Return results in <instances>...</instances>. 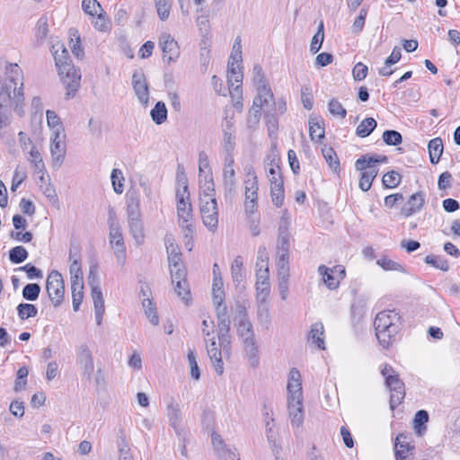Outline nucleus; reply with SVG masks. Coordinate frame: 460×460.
Masks as SVG:
<instances>
[{"label": "nucleus", "instance_id": "f257e3e1", "mask_svg": "<svg viewBox=\"0 0 460 460\" xmlns=\"http://www.w3.org/2000/svg\"><path fill=\"white\" fill-rule=\"evenodd\" d=\"M288 411L293 427H300L304 422L303 390L300 372L293 367L288 374Z\"/></svg>", "mask_w": 460, "mask_h": 460}, {"label": "nucleus", "instance_id": "f03ea898", "mask_svg": "<svg viewBox=\"0 0 460 460\" xmlns=\"http://www.w3.org/2000/svg\"><path fill=\"white\" fill-rule=\"evenodd\" d=\"M402 325V318L395 310L378 313L374 321L376 336L380 345L387 349L395 341Z\"/></svg>", "mask_w": 460, "mask_h": 460}, {"label": "nucleus", "instance_id": "7ed1b4c3", "mask_svg": "<svg viewBox=\"0 0 460 460\" xmlns=\"http://www.w3.org/2000/svg\"><path fill=\"white\" fill-rule=\"evenodd\" d=\"M127 215L129 232L137 245L144 243V225L141 219L140 199L137 195H130L127 199Z\"/></svg>", "mask_w": 460, "mask_h": 460}, {"label": "nucleus", "instance_id": "20e7f679", "mask_svg": "<svg viewBox=\"0 0 460 460\" xmlns=\"http://www.w3.org/2000/svg\"><path fill=\"white\" fill-rule=\"evenodd\" d=\"M109 239L110 244L114 251L115 257L119 265H124L126 261V246L119 224L116 218L112 208H109Z\"/></svg>", "mask_w": 460, "mask_h": 460}, {"label": "nucleus", "instance_id": "39448f33", "mask_svg": "<svg viewBox=\"0 0 460 460\" xmlns=\"http://www.w3.org/2000/svg\"><path fill=\"white\" fill-rule=\"evenodd\" d=\"M381 374L385 377L386 386L391 391L390 408L394 410L404 399V384L396 371L388 364L383 366Z\"/></svg>", "mask_w": 460, "mask_h": 460}, {"label": "nucleus", "instance_id": "423d86ee", "mask_svg": "<svg viewBox=\"0 0 460 460\" xmlns=\"http://www.w3.org/2000/svg\"><path fill=\"white\" fill-rule=\"evenodd\" d=\"M199 210L204 226L209 233L216 234L219 225V209L217 199L207 198L206 200L199 201Z\"/></svg>", "mask_w": 460, "mask_h": 460}, {"label": "nucleus", "instance_id": "0eeeda50", "mask_svg": "<svg viewBox=\"0 0 460 460\" xmlns=\"http://www.w3.org/2000/svg\"><path fill=\"white\" fill-rule=\"evenodd\" d=\"M60 80L66 89V98H73L80 86L81 73L74 65H66L58 71Z\"/></svg>", "mask_w": 460, "mask_h": 460}, {"label": "nucleus", "instance_id": "6e6552de", "mask_svg": "<svg viewBox=\"0 0 460 460\" xmlns=\"http://www.w3.org/2000/svg\"><path fill=\"white\" fill-rule=\"evenodd\" d=\"M46 289L54 306H58L64 298L65 286L62 275L52 270L47 277Z\"/></svg>", "mask_w": 460, "mask_h": 460}, {"label": "nucleus", "instance_id": "1a4fd4ad", "mask_svg": "<svg viewBox=\"0 0 460 460\" xmlns=\"http://www.w3.org/2000/svg\"><path fill=\"white\" fill-rule=\"evenodd\" d=\"M220 311L216 312L218 325V340L223 349L224 354L227 357L231 353V336H230V318L227 314V308H219Z\"/></svg>", "mask_w": 460, "mask_h": 460}, {"label": "nucleus", "instance_id": "9d476101", "mask_svg": "<svg viewBox=\"0 0 460 460\" xmlns=\"http://www.w3.org/2000/svg\"><path fill=\"white\" fill-rule=\"evenodd\" d=\"M414 454L415 446L411 436L404 433L399 434L394 443L395 460H414Z\"/></svg>", "mask_w": 460, "mask_h": 460}, {"label": "nucleus", "instance_id": "9b49d317", "mask_svg": "<svg viewBox=\"0 0 460 460\" xmlns=\"http://www.w3.org/2000/svg\"><path fill=\"white\" fill-rule=\"evenodd\" d=\"M318 272L329 289L338 288L341 280H342L346 275L345 269L341 265H337L332 268L320 265L318 267Z\"/></svg>", "mask_w": 460, "mask_h": 460}, {"label": "nucleus", "instance_id": "f8f14e48", "mask_svg": "<svg viewBox=\"0 0 460 460\" xmlns=\"http://www.w3.org/2000/svg\"><path fill=\"white\" fill-rule=\"evenodd\" d=\"M66 152V134L52 132L50 137V154L54 167H60Z\"/></svg>", "mask_w": 460, "mask_h": 460}, {"label": "nucleus", "instance_id": "ddd939ff", "mask_svg": "<svg viewBox=\"0 0 460 460\" xmlns=\"http://www.w3.org/2000/svg\"><path fill=\"white\" fill-rule=\"evenodd\" d=\"M159 47L163 51V60L167 63L175 62L180 56L178 42L169 34L163 33L159 37Z\"/></svg>", "mask_w": 460, "mask_h": 460}, {"label": "nucleus", "instance_id": "4468645a", "mask_svg": "<svg viewBox=\"0 0 460 460\" xmlns=\"http://www.w3.org/2000/svg\"><path fill=\"white\" fill-rule=\"evenodd\" d=\"M76 363L82 370L83 376L91 379L94 371V363L92 351L86 344H82L76 350Z\"/></svg>", "mask_w": 460, "mask_h": 460}, {"label": "nucleus", "instance_id": "2eb2a0df", "mask_svg": "<svg viewBox=\"0 0 460 460\" xmlns=\"http://www.w3.org/2000/svg\"><path fill=\"white\" fill-rule=\"evenodd\" d=\"M257 89V96L253 100L251 113L254 115L255 122L259 121L261 116V110L262 107L273 102V93L269 84H261V87Z\"/></svg>", "mask_w": 460, "mask_h": 460}, {"label": "nucleus", "instance_id": "dca6fc26", "mask_svg": "<svg viewBox=\"0 0 460 460\" xmlns=\"http://www.w3.org/2000/svg\"><path fill=\"white\" fill-rule=\"evenodd\" d=\"M132 86L138 102L144 107H147L149 103V88L142 71L133 73Z\"/></svg>", "mask_w": 460, "mask_h": 460}, {"label": "nucleus", "instance_id": "f3484780", "mask_svg": "<svg viewBox=\"0 0 460 460\" xmlns=\"http://www.w3.org/2000/svg\"><path fill=\"white\" fill-rule=\"evenodd\" d=\"M207 344V352L213 364L214 369L217 375L221 376L224 373V363L222 360V354L224 353L220 342L217 344L215 338L210 340L205 339Z\"/></svg>", "mask_w": 460, "mask_h": 460}, {"label": "nucleus", "instance_id": "a211bd4d", "mask_svg": "<svg viewBox=\"0 0 460 460\" xmlns=\"http://www.w3.org/2000/svg\"><path fill=\"white\" fill-rule=\"evenodd\" d=\"M256 300L267 302L270 293L269 269L256 270Z\"/></svg>", "mask_w": 460, "mask_h": 460}, {"label": "nucleus", "instance_id": "6ab92c4d", "mask_svg": "<svg viewBox=\"0 0 460 460\" xmlns=\"http://www.w3.org/2000/svg\"><path fill=\"white\" fill-rule=\"evenodd\" d=\"M166 416L169 420V425L174 429L177 435H180L182 411L181 404L172 397L167 402Z\"/></svg>", "mask_w": 460, "mask_h": 460}, {"label": "nucleus", "instance_id": "aec40b11", "mask_svg": "<svg viewBox=\"0 0 460 460\" xmlns=\"http://www.w3.org/2000/svg\"><path fill=\"white\" fill-rule=\"evenodd\" d=\"M244 183V212L247 216H252L258 208V182Z\"/></svg>", "mask_w": 460, "mask_h": 460}, {"label": "nucleus", "instance_id": "412c9836", "mask_svg": "<svg viewBox=\"0 0 460 460\" xmlns=\"http://www.w3.org/2000/svg\"><path fill=\"white\" fill-rule=\"evenodd\" d=\"M425 203L424 194L422 192H417L410 196L408 200L401 208V214L409 217L410 216L419 212Z\"/></svg>", "mask_w": 460, "mask_h": 460}, {"label": "nucleus", "instance_id": "4be33fe9", "mask_svg": "<svg viewBox=\"0 0 460 460\" xmlns=\"http://www.w3.org/2000/svg\"><path fill=\"white\" fill-rule=\"evenodd\" d=\"M243 349L247 358L249 365L255 368L259 366V347L256 341V338L248 339L242 341Z\"/></svg>", "mask_w": 460, "mask_h": 460}, {"label": "nucleus", "instance_id": "5701e85b", "mask_svg": "<svg viewBox=\"0 0 460 460\" xmlns=\"http://www.w3.org/2000/svg\"><path fill=\"white\" fill-rule=\"evenodd\" d=\"M207 198L217 199L213 175L208 172L204 175V178H202V182L199 181V201H202V199L206 200Z\"/></svg>", "mask_w": 460, "mask_h": 460}, {"label": "nucleus", "instance_id": "b1692460", "mask_svg": "<svg viewBox=\"0 0 460 460\" xmlns=\"http://www.w3.org/2000/svg\"><path fill=\"white\" fill-rule=\"evenodd\" d=\"M387 161V157L383 155H377V156H369V155H362L359 157L356 163H355V168L358 171H363L365 170H378L376 168V165L379 163H385Z\"/></svg>", "mask_w": 460, "mask_h": 460}, {"label": "nucleus", "instance_id": "393cba45", "mask_svg": "<svg viewBox=\"0 0 460 460\" xmlns=\"http://www.w3.org/2000/svg\"><path fill=\"white\" fill-rule=\"evenodd\" d=\"M223 185L226 198L232 197L235 192L236 179L234 167L223 168Z\"/></svg>", "mask_w": 460, "mask_h": 460}, {"label": "nucleus", "instance_id": "a878e982", "mask_svg": "<svg viewBox=\"0 0 460 460\" xmlns=\"http://www.w3.org/2000/svg\"><path fill=\"white\" fill-rule=\"evenodd\" d=\"M212 444L214 449L217 451L220 457L232 460H239V458H236L234 452L226 447L225 441L219 434L215 432L212 434Z\"/></svg>", "mask_w": 460, "mask_h": 460}, {"label": "nucleus", "instance_id": "bb28decb", "mask_svg": "<svg viewBox=\"0 0 460 460\" xmlns=\"http://www.w3.org/2000/svg\"><path fill=\"white\" fill-rule=\"evenodd\" d=\"M231 277L235 287H238L246 278L243 259L241 255L236 256L231 264Z\"/></svg>", "mask_w": 460, "mask_h": 460}, {"label": "nucleus", "instance_id": "cd10ccee", "mask_svg": "<svg viewBox=\"0 0 460 460\" xmlns=\"http://www.w3.org/2000/svg\"><path fill=\"white\" fill-rule=\"evenodd\" d=\"M323 324L320 322L314 323L311 325L309 332L308 341L320 349H325L323 339Z\"/></svg>", "mask_w": 460, "mask_h": 460}, {"label": "nucleus", "instance_id": "c85d7f7f", "mask_svg": "<svg viewBox=\"0 0 460 460\" xmlns=\"http://www.w3.org/2000/svg\"><path fill=\"white\" fill-rule=\"evenodd\" d=\"M237 335L241 341L255 337L252 323L245 314L240 316L237 325Z\"/></svg>", "mask_w": 460, "mask_h": 460}, {"label": "nucleus", "instance_id": "c756f323", "mask_svg": "<svg viewBox=\"0 0 460 460\" xmlns=\"http://www.w3.org/2000/svg\"><path fill=\"white\" fill-rule=\"evenodd\" d=\"M92 299L94 306L95 320L97 325L102 323V317L105 312L104 299L102 289H94L91 292Z\"/></svg>", "mask_w": 460, "mask_h": 460}, {"label": "nucleus", "instance_id": "7c9ffc66", "mask_svg": "<svg viewBox=\"0 0 460 460\" xmlns=\"http://www.w3.org/2000/svg\"><path fill=\"white\" fill-rule=\"evenodd\" d=\"M52 55L56 63V66L58 68V71L60 68L66 65H71L70 62H68L69 56L66 49L64 47L63 44H55L52 46Z\"/></svg>", "mask_w": 460, "mask_h": 460}, {"label": "nucleus", "instance_id": "2f4dec72", "mask_svg": "<svg viewBox=\"0 0 460 460\" xmlns=\"http://www.w3.org/2000/svg\"><path fill=\"white\" fill-rule=\"evenodd\" d=\"M430 163L437 164L443 153V142L440 137L431 139L428 144Z\"/></svg>", "mask_w": 460, "mask_h": 460}, {"label": "nucleus", "instance_id": "473e14b6", "mask_svg": "<svg viewBox=\"0 0 460 460\" xmlns=\"http://www.w3.org/2000/svg\"><path fill=\"white\" fill-rule=\"evenodd\" d=\"M234 131L231 121H226L224 127L223 146L225 151H233L235 146Z\"/></svg>", "mask_w": 460, "mask_h": 460}, {"label": "nucleus", "instance_id": "72a5a7b5", "mask_svg": "<svg viewBox=\"0 0 460 460\" xmlns=\"http://www.w3.org/2000/svg\"><path fill=\"white\" fill-rule=\"evenodd\" d=\"M153 121L161 125L167 119V109L164 102H157L150 111Z\"/></svg>", "mask_w": 460, "mask_h": 460}, {"label": "nucleus", "instance_id": "f704fd0d", "mask_svg": "<svg viewBox=\"0 0 460 460\" xmlns=\"http://www.w3.org/2000/svg\"><path fill=\"white\" fill-rule=\"evenodd\" d=\"M377 123L373 118H367L363 119L356 128V134L359 137H368L376 128Z\"/></svg>", "mask_w": 460, "mask_h": 460}, {"label": "nucleus", "instance_id": "c9c22d12", "mask_svg": "<svg viewBox=\"0 0 460 460\" xmlns=\"http://www.w3.org/2000/svg\"><path fill=\"white\" fill-rule=\"evenodd\" d=\"M359 172H360V179H359L358 186L361 190L367 191L371 188L372 182L378 173V170H374V169L365 170L364 169L363 171H359Z\"/></svg>", "mask_w": 460, "mask_h": 460}, {"label": "nucleus", "instance_id": "e433bc0d", "mask_svg": "<svg viewBox=\"0 0 460 460\" xmlns=\"http://www.w3.org/2000/svg\"><path fill=\"white\" fill-rule=\"evenodd\" d=\"M172 285L174 286V291L177 296L186 305H189L191 301V296L188 282L177 280Z\"/></svg>", "mask_w": 460, "mask_h": 460}, {"label": "nucleus", "instance_id": "4c0bfd02", "mask_svg": "<svg viewBox=\"0 0 460 460\" xmlns=\"http://www.w3.org/2000/svg\"><path fill=\"white\" fill-rule=\"evenodd\" d=\"M49 33L48 19L46 16H41L36 24L35 39L37 44H42L47 39Z\"/></svg>", "mask_w": 460, "mask_h": 460}, {"label": "nucleus", "instance_id": "58836bf2", "mask_svg": "<svg viewBox=\"0 0 460 460\" xmlns=\"http://www.w3.org/2000/svg\"><path fill=\"white\" fill-rule=\"evenodd\" d=\"M28 154L27 159L33 166L34 171L38 173L42 172L45 170V164L39 150L36 147H32L28 151Z\"/></svg>", "mask_w": 460, "mask_h": 460}, {"label": "nucleus", "instance_id": "ea45409f", "mask_svg": "<svg viewBox=\"0 0 460 460\" xmlns=\"http://www.w3.org/2000/svg\"><path fill=\"white\" fill-rule=\"evenodd\" d=\"M309 136L314 142H319L324 137V128L318 123L316 118H309Z\"/></svg>", "mask_w": 460, "mask_h": 460}, {"label": "nucleus", "instance_id": "a19ab883", "mask_svg": "<svg viewBox=\"0 0 460 460\" xmlns=\"http://www.w3.org/2000/svg\"><path fill=\"white\" fill-rule=\"evenodd\" d=\"M243 71L241 65L234 63H228V71H227V83L230 86H233L234 83H242L243 82Z\"/></svg>", "mask_w": 460, "mask_h": 460}, {"label": "nucleus", "instance_id": "79ce46f5", "mask_svg": "<svg viewBox=\"0 0 460 460\" xmlns=\"http://www.w3.org/2000/svg\"><path fill=\"white\" fill-rule=\"evenodd\" d=\"M270 193L274 205L278 208L281 207L284 201L283 181L275 180L274 185H270Z\"/></svg>", "mask_w": 460, "mask_h": 460}, {"label": "nucleus", "instance_id": "37998d69", "mask_svg": "<svg viewBox=\"0 0 460 460\" xmlns=\"http://www.w3.org/2000/svg\"><path fill=\"white\" fill-rule=\"evenodd\" d=\"M111 184L113 190L117 194H121L124 191V175L120 169H113L111 173Z\"/></svg>", "mask_w": 460, "mask_h": 460}, {"label": "nucleus", "instance_id": "c03bdc74", "mask_svg": "<svg viewBox=\"0 0 460 460\" xmlns=\"http://www.w3.org/2000/svg\"><path fill=\"white\" fill-rule=\"evenodd\" d=\"M178 224L181 230L194 228L192 208L177 212Z\"/></svg>", "mask_w": 460, "mask_h": 460}, {"label": "nucleus", "instance_id": "a18cd8bd", "mask_svg": "<svg viewBox=\"0 0 460 460\" xmlns=\"http://www.w3.org/2000/svg\"><path fill=\"white\" fill-rule=\"evenodd\" d=\"M46 116L48 126L52 129V132L65 133L62 122L54 111L48 110Z\"/></svg>", "mask_w": 460, "mask_h": 460}, {"label": "nucleus", "instance_id": "49530a36", "mask_svg": "<svg viewBox=\"0 0 460 460\" xmlns=\"http://www.w3.org/2000/svg\"><path fill=\"white\" fill-rule=\"evenodd\" d=\"M142 305L145 309V314L149 319L150 323L154 325H157L159 323V317L156 314V308L154 305L153 301L148 297L144 298L142 301Z\"/></svg>", "mask_w": 460, "mask_h": 460}, {"label": "nucleus", "instance_id": "de8ad7c7", "mask_svg": "<svg viewBox=\"0 0 460 460\" xmlns=\"http://www.w3.org/2000/svg\"><path fill=\"white\" fill-rule=\"evenodd\" d=\"M168 262H169V267L172 268V267H179L180 265H184L183 262H182V260H181V253L178 248L177 245H172V244H170V246H168Z\"/></svg>", "mask_w": 460, "mask_h": 460}, {"label": "nucleus", "instance_id": "09e8293b", "mask_svg": "<svg viewBox=\"0 0 460 460\" xmlns=\"http://www.w3.org/2000/svg\"><path fill=\"white\" fill-rule=\"evenodd\" d=\"M18 315L22 320L35 317L38 314L37 307L32 304L22 303L17 306Z\"/></svg>", "mask_w": 460, "mask_h": 460}, {"label": "nucleus", "instance_id": "8fccbe9b", "mask_svg": "<svg viewBox=\"0 0 460 460\" xmlns=\"http://www.w3.org/2000/svg\"><path fill=\"white\" fill-rule=\"evenodd\" d=\"M28 257L27 250L21 245L15 246L9 252V260L15 264L22 263Z\"/></svg>", "mask_w": 460, "mask_h": 460}, {"label": "nucleus", "instance_id": "3c124183", "mask_svg": "<svg viewBox=\"0 0 460 460\" xmlns=\"http://www.w3.org/2000/svg\"><path fill=\"white\" fill-rule=\"evenodd\" d=\"M172 0H155L157 14L162 21L168 19L172 7Z\"/></svg>", "mask_w": 460, "mask_h": 460}, {"label": "nucleus", "instance_id": "603ef678", "mask_svg": "<svg viewBox=\"0 0 460 460\" xmlns=\"http://www.w3.org/2000/svg\"><path fill=\"white\" fill-rule=\"evenodd\" d=\"M207 172L212 173L209 166L208 156L202 151L199 154V179L200 182H202V178H204V175Z\"/></svg>", "mask_w": 460, "mask_h": 460}, {"label": "nucleus", "instance_id": "864d4df0", "mask_svg": "<svg viewBox=\"0 0 460 460\" xmlns=\"http://www.w3.org/2000/svg\"><path fill=\"white\" fill-rule=\"evenodd\" d=\"M40 287L36 283L27 284L22 289V296L29 301H35L39 297Z\"/></svg>", "mask_w": 460, "mask_h": 460}, {"label": "nucleus", "instance_id": "5fc2aeb1", "mask_svg": "<svg viewBox=\"0 0 460 460\" xmlns=\"http://www.w3.org/2000/svg\"><path fill=\"white\" fill-rule=\"evenodd\" d=\"M401 174L395 171L386 172L382 179L383 184L386 188H395L401 182Z\"/></svg>", "mask_w": 460, "mask_h": 460}, {"label": "nucleus", "instance_id": "6e6d98bb", "mask_svg": "<svg viewBox=\"0 0 460 460\" xmlns=\"http://www.w3.org/2000/svg\"><path fill=\"white\" fill-rule=\"evenodd\" d=\"M425 262L443 271H447L449 270L447 261L439 256L427 255L425 257Z\"/></svg>", "mask_w": 460, "mask_h": 460}, {"label": "nucleus", "instance_id": "4d7b16f0", "mask_svg": "<svg viewBox=\"0 0 460 460\" xmlns=\"http://www.w3.org/2000/svg\"><path fill=\"white\" fill-rule=\"evenodd\" d=\"M383 140L388 146H398L402 142V137L396 130H385L383 133Z\"/></svg>", "mask_w": 460, "mask_h": 460}, {"label": "nucleus", "instance_id": "13d9d810", "mask_svg": "<svg viewBox=\"0 0 460 460\" xmlns=\"http://www.w3.org/2000/svg\"><path fill=\"white\" fill-rule=\"evenodd\" d=\"M93 26L96 30L102 32L111 30V22L107 18L106 13L103 12V10L97 13V17L93 21Z\"/></svg>", "mask_w": 460, "mask_h": 460}, {"label": "nucleus", "instance_id": "bf43d9fd", "mask_svg": "<svg viewBox=\"0 0 460 460\" xmlns=\"http://www.w3.org/2000/svg\"><path fill=\"white\" fill-rule=\"evenodd\" d=\"M328 111L332 116L344 119L347 115L346 109L337 99H331L328 102Z\"/></svg>", "mask_w": 460, "mask_h": 460}, {"label": "nucleus", "instance_id": "052dcab7", "mask_svg": "<svg viewBox=\"0 0 460 460\" xmlns=\"http://www.w3.org/2000/svg\"><path fill=\"white\" fill-rule=\"evenodd\" d=\"M322 152L329 166L333 171H337L340 166V162L334 150L332 147H324L323 148Z\"/></svg>", "mask_w": 460, "mask_h": 460}, {"label": "nucleus", "instance_id": "680f3d73", "mask_svg": "<svg viewBox=\"0 0 460 460\" xmlns=\"http://www.w3.org/2000/svg\"><path fill=\"white\" fill-rule=\"evenodd\" d=\"M72 290V303H73V308L75 311H77L79 309L80 305L83 302L84 298V284L82 285H75L71 286Z\"/></svg>", "mask_w": 460, "mask_h": 460}, {"label": "nucleus", "instance_id": "e2e57ef3", "mask_svg": "<svg viewBox=\"0 0 460 460\" xmlns=\"http://www.w3.org/2000/svg\"><path fill=\"white\" fill-rule=\"evenodd\" d=\"M188 362L190 368V376L195 380H199L200 377V372L198 366L195 351L192 349H189L188 350Z\"/></svg>", "mask_w": 460, "mask_h": 460}, {"label": "nucleus", "instance_id": "0e129e2a", "mask_svg": "<svg viewBox=\"0 0 460 460\" xmlns=\"http://www.w3.org/2000/svg\"><path fill=\"white\" fill-rule=\"evenodd\" d=\"M82 8L84 12L91 16H94L102 12V8L97 0H83Z\"/></svg>", "mask_w": 460, "mask_h": 460}, {"label": "nucleus", "instance_id": "69168bd1", "mask_svg": "<svg viewBox=\"0 0 460 460\" xmlns=\"http://www.w3.org/2000/svg\"><path fill=\"white\" fill-rule=\"evenodd\" d=\"M27 174L23 168L17 166L13 172L11 190L15 191L16 189L26 180Z\"/></svg>", "mask_w": 460, "mask_h": 460}, {"label": "nucleus", "instance_id": "338daca9", "mask_svg": "<svg viewBox=\"0 0 460 460\" xmlns=\"http://www.w3.org/2000/svg\"><path fill=\"white\" fill-rule=\"evenodd\" d=\"M429 420V414L424 410H420L414 416V429L419 435H421V426L427 423Z\"/></svg>", "mask_w": 460, "mask_h": 460}, {"label": "nucleus", "instance_id": "774afa93", "mask_svg": "<svg viewBox=\"0 0 460 460\" xmlns=\"http://www.w3.org/2000/svg\"><path fill=\"white\" fill-rule=\"evenodd\" d=\"M170 274L172 278V283L174 284L177 280L187 281V270L184 265L179 267L170 268Z\"/></svg>", "mask_w": 460, "mask_h": 460}]
</instances>
